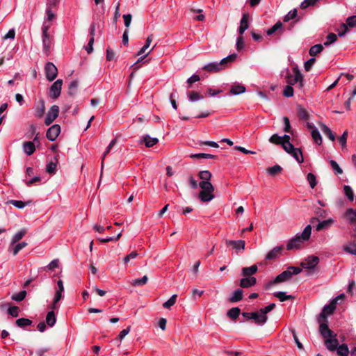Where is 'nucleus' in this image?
<instances>
[{"label":"nucleus","mask_w":356,"mask_h":356,"mask_svg":"<svg viewBox=\"0 0 356 356\" xmlns=\"http://www.w3.org/2000/svg\"><path fill=\"white\" fill-rule=\"evenodd\" d=\"M60 133V127L59 124H54L50 127L46 133L47 138L50 141L56 140Z\"/></svg>","instance_id":"9b49d317"},{"label":"nucleus","mask_w":356,"mask_h":356,"mask_svg":"<svg viewBox=\"0 0 356 356\" xmlns=\"http://www.w3.org/2000/svg\"><path fill=\"white\" fill-rule=\"evenodd\" d=\"M32 321L28 318H21L16 321V325L20 327H25L26 326L31 325Z\"/></svg>","instance_id":"79ce46f5"},{"label":"nucleus","mask_w":356,"mask_h":356,"mask_svg":"<svg viewBox=\"0 0 356 356\" xmlns=\"http://www.w3.org/2000/svg\"><path fill=\"white\" fill-rule=\"evenodd\" d=\"M252 319L254 320V323L257 325H264L266 323L268 317L266 315H264L259 310L257 312H252Z\"/></svg>","instance_id":"2eb2a0df"},{"label":"nucleus","mask_w":356,"mask_h":356,"mask_svg":"<svg viewBox=\"0 0 356 356\" xmlns=\"http://www.w3.org/2000/svg\"><path fill=\"white\" fill-rule=\"evenodd\" d=\"M44 72L48 81H54L58 74V70L55 65L51 62H48L44 66Z\"/></svg>","instance_id":"6e6552de"},{"label":"nucleus","mask_w":356,"mask_h":356,"mask_svg":"<svg viewBox=\"0 0 356 356\" xmlns=\"http://www.w3.org/2000/svg\"><path fill=\"white\" fill-rule=\"evenodd\" d=\"M258 270L257 265H252L250 267H244L242 268L241 275L243 277H252V275L255 274Z\"/></svg>","instance_id":"5701e85b"},{"label":"nucleus","mask_w":356,"mask_h":356,"mask_svg":"<svg viewBox=\"0 0 356 356\" xmlns=\"http://www.w3.org/2000/svg\"><path fill=\"white\" fill-rule=\"evenodd\" d=\"M143 141L145 143L146 147H151L159 143V139L157 138L150 137L147 134L143 137Z\"/></svg>","instance_id":"393cba45"},{"label":"nucleus","mask_w":356,"mask_h":356,"mask_svg":"<svg viewBox=\"0 0 356 356\" xmlns=\"http://www.w3.org/2000/svg\"><path fill=\"white\" fill-rule=\"evenodd\" d=\"M248 18L249 15L248 13L243 15L238 28L239 34L242 35L248 29Z\"/></svg>","instance_id":"412c9836"},{"label":"nucleus","mask_w":356,"mask_h":356,"mask_svg":"<svg viewBox=\"0 0 356 356\" xmlns=\"http://www.w3.org/2000/svg\"><path fill=\"white\" fill-rule=\"evenodd\" d=\"M22 148L24 152L28 155L31 156L33 154L35 151V145L33 142L31 141H26L23 143Z\"/></svg>","instance_id":"aec40b11"},{"label":"nucleus","mask_w":356,"mask_h":356,"mask_svg":"<svg viewBox=\"0 0 356 356\" xmlns=\"http://www.w3.org/2000/svg\"><path fill=\"white\" fill-rule=\"evenodd\" d=\"M319 332L322 337L324 338L325 341L326 339L337 337V334L329 328L326 322L320 323Z\"/></svg>","instance_id":"f8f14e48"},{"label":"nucleus","mask_w":356,"mask_h":356,"mask_svg":"<svg viewBox=\"0 0 356 356\" xmlns=\"http://www.w3.org/2000/svg\"><path fill=\"white\" fill-rule=\"evenodd\" d=\"M321 129L323 133L332 141L335 140V136L332 133V130L325 124H321Z\"/></svg>","instance_id":"c85d7f7f"},{"label":"nucleus","mask_w":356,"mask_h":356,"mask_svg":"<svg viewBox=\"0 0 356 356\" xmlns=\"http://www.w3.org/2000/svg\"><path fill=\"white\" fill-rule=\"evenodd\" d=\"M330 163L336 175H341L343 173L342 169L340 168V166L335 161L331 160L330 161Z\"/></svg>","instance_id":"4d7b16f0"},{"label":"nucleus","mask_w":356,"mask_h":356,"mask_svg":"<svg viewBox=\"0 0 356 356\" xmlns=\"http://www.w3.org/2000/svg\"><path fill=\"white\" fill-rule=\"evenodd\" d=\"M298 163H302L304 161L302 152L300 149L295 148V149L290 154Z\"/></svg>","instance_id":"7c9ffc66"},{"label":"nucleus","mask_w":356,"mask_h":356,"mask_svg":"<svg viewBox=\"0 0 356 356\" xmlns=\"http://www.w3.org/2000/svg\"><path fill=\"white\" fill-rule=\"evenodd\" d=\"M344 251L346 252L351 254L353 255H356V243H353L348 245L344 246L343 248Z\"/></svg>","instance_id":"864d4df0"},{"label":"nucleus","mask_w":356,"mask_h":356,"mask_svg":"<svg viewBox=\"0 0 356 356\" xmlns=\"http://www.w3.org/2000/svg\"><path fill=\"white\" fill-rule=\"evenodd\" d=\"M190 157L192 158V159H213V158H216L217 156L213 155V154H211L199 153V154H191L190 156Z\"/></svg>","instance_id":"58836bf2"},{"label":"nucleus","mask_w":356,"mask_h":356,"mask_svg":"<svg viewBox=\"0 0 356 356\" xmlns=\"http://www.w3.org/2000/svg\"><path fill=\"white\" fill-rule=\"evenodd\" d=\"M346 24L348 27H355L356 26V15L350 16L346 19Z\"/></svg>","instance_id":"e2e57ef3"},{"label":"nucleus","mask_w":356,"mask_h":356,"mask_svg":"<svg viewBox=\"0 0 356 356\" xmlns=\"http://www.w3.org/2000/svg\"><path fill=\"white\" fill-rule=\"evenodd\" d=\"M245 92V87L242 84H234L231 86L230 94L234 95H240Z\"/></svg>","instance_id":"b1692460"},{"label":"nucleus","mask_w":356,"mask_h":356,"mask_svg":"<svg viewBox=\"0 0 356 356\" xmlns=\"http://www.w3.org/2000/svg\"><path fill=\"white\" fill-rule=\"evenodd\" d=\"M283 95L286 97H292L293 95V88L292 86L288 84L284 89Z\"/></svg>","instance_id":"680f3d73"},{"label":"nucleus","mask_w":356,"mask_h":356,"mask_svg":"<svg viewBox=\"0 0 356 356\" xmlns=\"http://www.w3.org/2000/svg\"><path fill=\"white\" fill-rule=\"evenodd\" d=\"M325 346L327 350L330 351H335L339 346V341L337 339V337H334L332 339H328L325 341Z\"/></svg>","instance_id":"a211bd4d"},{"label":"nucleus","mask_w":356,"mask_h":356,"mask_svg":"<svg viewBox=\"0 0 356 356\" xmlns=\"http://www.w3.org/2000/svg\"><path fill=\"white\" fill-rule=\"evenodd\" d=\"M297 111H298V114L300 119H301V120H307L308 119L309 114H308L307 111H306V109L304 108L302 106H301L300 105L298 106Z\"/></svg>","instance_id":"37998d69"},{"label":"nucleus","mask_w":356,"mask_h":356,"mask_svg":"<svg viewBox=\"0 0 356 356\" xmlns=\"http://www.w3.org/2000/svg\"><path fill=\"white\" fill-rule=\"evenodd\" d=\"M345 298V295L341 293L337 296L335 298H334L330 304L324 306L321 314L320 318H323L325 321H327L326 317L327 315L332 314L337 307V304L339 300H342Z\"/></svg>","instance_id":"423d86ee"},{"label":"nucleus","mask_w":356,"mask_h":356,"mask_svg":"<svg viewBox=\"0 0 356 356\" xmlns=\"http://www.w3.org/2000/svg\"><path fill=\"white\" fill-rule=\"evenodd\" d=\"M8 313L13 317H17L19 315V307L17 306L10 307L8 309Z\"/></svg>","instance_id":"0e129e2a"},{"label":"nucleus","mask_w":356,"mask_h":356,"mask_svg":"<svg viewBox=\"0 0 356 356\" xmlns=\"http://www.w3.org/2000/svg\"><path fill=\"white\" fill-rule=\"evenodd\" d=\"M319 262V259L316 256H309L301 263L303 268L314 269Z\"/></svg>","instance_id":"ddd939ff"},{"label":"nucleus","mask_w":356,"mask_h":356,"mask_svg":"<svg viewBox=\"0 0 356 356\" xmlns=\"http://www.w3.org/2000/svg\"><path fill=\"white\" fill-rule=\"evenodd\" d=\"M26 234V230L22 229L15 234L12 238V244L16 243L17 241L21 240Z\"/></svg>","instance_id":"f704fd0d"},{"label":"nucleus","mask_w":356,"mask_h":356,"mask_svg":"<svg viewBox=\"0 0 356 356\" xmlns=\"http://www.w3.org/2000/svg\"><path fill=\"white\" fill-rule=\"evenodd\" d=\"M311 234L312 226L308 225L305 227L301 234H297L294 237L288 241L286 244V249L288 250L300 249L302 247L303 243L310 238Z\"/></svg>","instance_id":"f257e3e1"},{"label":"nucleus","mask_w":356,"mask_h":356,"mask_svg":"<svg viewBox=\"0 0 356 356\" xmlns=\"http://www.w3.org/2000/svg\"><path fill=\"white\" fill-rule=\"evenodd\" d=\"M323 49V46L321 44H315L312 46L309 49V55L314 56L318 54L321 53Z\"/></svg>","instance_id":"c9c22d12"},{"label":"nucleus","mask_w":356,"mask_h":356,"mask_svg":"<svg viewBox=\"0 0 356 356\" xmlns=\"http://www.w3.org/2000/svg\"><path fill=\"white\" fill-rule=\"evenodd\" d=\"M188 97L189 101L191 102H195L204 99V96L196 91L188 92Z\"/></svg>","instance_id":"cd10ccee"},{"label":"nucleus","mask_w":356,"mask_h":356,"mask_svg":"<svg viewBox=\"0 0 356 356\" xmlns=\"http://www.w3.org/2000/svg\"><path fill=\"white\" fill-rule=\"evenodd\" d=\"M343 191L346 196L350 201H353L354 199L353 191L350 186L345 185L343 186Z\"/></svg>","instance_id":"49530a36"},{"label":"nucleus","mask_w":356,"mask_h":356,"mask_svg":"<svg viewBox=\"0 0 356 356\" xmlns=\"http://www.w3.org/2000/svg\"><path fill=\"white\" fill-rule=\"evenodd\" d=\"M27 243L24 241L17 243L13 249V254L16 255L22 249L25 248Z\"/></svg>","instance_id":"774afa93"},{"label":"nucleus","mask_w":356,"mask_h":356,"mask_svg":"<svg viewBox=\"0 0 356 356\" xmlns=\"http://www.w3.org/2000/svg\"><path fill=\"white\" fill-rule=\"evenodd\" d=\"M318 1L319 0H304L300 3V7L301 9H306L309 6H315L317 3V2H318Z\"/></svg>","instance_id":"09e8293b"},{"label":"nucleus","mask_w":356,"mask_h":356,"mask_svg":"<svg viewBox=\"0 0 356 356\" xmlns=\"http://www.w3.org/2000/svg\"><path fill=\"white\" fill-rule=\"evenodd\" d=\"M198 176L202 180L201 181H210L212 174L209 170H202L199 172Z\"/></svg>","instance_id":"72a5a7b5"},{"label":"nucleus","mask_w":356,"mask_h":356,"mask_svg":"<svg viewBox=\"0 0 356 356\" xmlns=\"http://www.w3.org/2000/svg\"><path fill=\"white\" fill-rule=\"evenodd\" d=\"M257 280L254 277H244L240 280V286L249 288L256 284Z\"/></svg>","instance_id":"6ab92c4d"},{"label":"nucleus","mask_w":356,"mask_h":356,"mask_svg":"<svg viewBox=\"0 0 356 356\" xmlns=\"http://www.w3.org/2000/svg\"><path fill=\"white\" fill-rule=\"evenodd\" d=\"M269 141L271 143L277 144V145H282V138L281 136H279L277 134H273L269 139Z\"/></svg>","instance_id":"bf43d9fd"},{"label":"nucleus","mask_w":356,"mask_h":356,"mask_svg":"<svg viewBox=\"0 0 356 356\" xmlns=\"http://www.w3.org/2000/svg\"><path fill=\"white\" fill-rule=\"evenodd\" d=\"M282 26V24L281 22H277L275 23L271 28H270L267 31V35H270L275 33L277 30L280 29Z\"/></svg>","instance_id":"5fc2aeb1"},{"label":"nucleus","mask_w":356,"mask_h":356,"mask_svg":"<svg viewBox=\"0 0 356 356\" xmlns=\"http://www.w3.org/2000/svg\"><path fill=\"white\" fill-rule=\"evenodd\" d=\"M225 244L229 246L232 245V248L236 251H243L245 248V242L243 240H225Z\"/></svg>","instance_id":"4468645a"},{"label":"nucleus","mask_w":356,"mask_h":356,"mask_svg":"<svg viewBox=\"0 0 356 356\" xmlns=\"http://www.w3.org/2000/svg\"><path fill=\"white\" fill-rule=\"evenodd\" d=\"M298 10L296 8L289 11L287 15H285L284 18V22H289L291 19H293L297 17Z\"/></svg>","instance_id":"13d9d810"},{"label":"nucleus","mask_w":356,"mask_h":356,"mask_svg":"<svg viewBox=\"0 0 356 356\" xmlns=\"http://www.w3.org/2000/svg\"><path fill=\"white\" fill-rule=\"evenodd\" d=\"M301 272V269L298 267L290 266L286 270L278 275L273 280L269 282L268 286L273 284L282 283L289 280L293 275H298Z\"/></svg>","instance_id":"7ed1b4c3"},{"label":"nucleus","mask_w":356,"mask_h":356,"mask_svg":"<svg viewBox=\"0 0 356 356\" xmlns=\"http://www.w3.org/2000/svg\"><path fill=\"white\" fill-rule=\"evenodd\" d=\"M62 85L63 81L61 79L56 80L50 88L49 97L52 99H57L60 95Z\"/></svg>","instance_id":"9d476101"},{"label":"nucleus","mask_w":356,"mask_h":356,"mask_svg":"<svg viewBox=\"0 0 356 356\" xmlns=\"http://www.w3.org/2000/svg\"><path fill=\"white\" fill-rule=\"evenodd\" d=\"M56 163L51 161L47 164L46 170L49 174H54L56 172Z\"/></svg>","instance_id":"052dcab7"},{"label":"nucleus","mask_w":356,"mask_h":356,"mask_svg":"<svg viewBox=\"0 0 356 356\" xmlns=\"http://www.w3.org/2000/svg\"><path fill=\"white\" fill-rule=\"evenodd\" d=\"M312 136L316 144L321 145L322 143V138L317 129H314L312 131Z\"/></svg>","instance_id":"a18cd8bd"},{"label":"nucleus","mask_w":356,"mask_h":356,"mask_svg":"<svg viewBox=\"0 0 356 356\" xmlns=\"http://www.w3.org/2000/svg\"><path fill=\"white\" fill-rule=\"evenodd\" d=\"M282 170V168L279 165H275L273 167H270L267 169V172L269 175L274 176L280 173Z\"/></svg>","instance_id":"4c0bfd02"},{"label":"nucleus","mask_w":356,"mask_h":356,"mask_svg":"<svg viewBox=\"0 0 356 356\" xmlns=\"http://www.w3.org/2000/svg\"><path fill=\"white\" fill-rule=\"evenodd\" d=\"M307 179L310 185V187L312 188H314L316 186V184H317L316 176L313 173L309 172L307 174Z\"/></svg>","instance_id":"6e6d98bb"},{"label":"nucleus","mask_w":356,"mask_h":356,"mask_svg":"<svg viewBox=\"0 0 356 356\" xmlns=\"http://www.w3.org/2000/svg\"><path fill=\"white\" fill-rule=\"evenodd\" d=\"M56 322V318L55 316L54 311L49 312L46 316L47 324L50 327H53L55 325Z\"/></svg>","instance_id":"473e14b6"},{"label":"nucleus","mask_w":356,"mask_h":356,"mask_svg":"<svg viewBox=\"0 0 356 356\" xmlns=\"http://www.w3.org/2000/svg\"><path fill=\"white\" fill-rule=\"evenodd\" d=\"M285 79L289 85L293 86L297 83L300 88L303 87V76L297 66L292 68V72L287 71Z\"/></svg>","instance_id":"39448f33"},{"label":"nucleus","mask_w":356,"mask_h":356,"mask_svg":"<svg viewBox=\"0 0 356 356\" xmlns=\"http://www.w3.org/2000/svg\"><path fill=\"white\" fill-rule=\"evenodd\" d=\"M49 26L43 24L42 26V46H43V52L46 56H49L51 51V47L53 43V40L50 37L49 33Z\"/></svg>","instance_id":"0eeeda50"},{"label":"nucleus","mask_w":356,"mask_h":356,"mask_svg":"<svg viewBox=\"0 0 356 356\" xmlns=\"http://www.w3.org/2000/svg\"><path fill=\"white\" fill-rule=\"evenodd\" d=\"M45 112V104L43 99L38 101V105L34 108V115L37 118H41Z\"/></svg>","instance_id":"f3484780"},{"label":"nucleus","mask_w":356,"mask_h":356,"mask_svg":"<svg viewBox=\"0 0 356 356\" xmlns=\"http://www.w3.org/2000/svg\"><path fill=\"white\" fill-rule=\"evenodd\" d=\"M241 314V309L238 307H233L227 311V315L232 320H236Z\"/></svg>","instance_id":"c756f323"},{"label":"nucleus","mask_w":356,"mask_h":356,"mask_svg":"<svg viewBox=\"0 0 356 356\" xmlns=\"http://www.w3.org/2000/svg\"><path fill=\"white\" fill-rule=\"evenodd\" d=\"M79 83L76 80L72 81L68 87V93L70 95L73 96L76 94Z\"/></svg>","instance_id":"ea45409f"},{"label":"nucleus","mask_w":356,"mask_h":356,"mask_svg":"<svg viewBox=\"0 0 356 356\" xmlns=\"http://www.w3.org/2000/svg\"><path fill=\"white\" fill-rule=\"evenodd\" d=\"M243 298V291L240 289H236L232 296L229 298L231 302H236L241 300Z\"/></svg>","instance_id":"bb28decb"},{"label":"nucleus","mask_w":356,"mask_h":356,"mask_svg":"<svg viewBox=\"0 0 356 356\" xmlns=\"http://www.w3.org/2000/svg\"><path fill=\"white\" fill-rule=\"evenodd\" d=\"M199 186L201 188L199 193V198L201 201L204 202H209L214 198V195L213 194L214 187L210 181H200Z\"/></svg>","instance_id":"20e7f679"},{"label":"nucleus","mask_w":356,"mask_h":356,"mask_svg":"<svg viewBox=\"0 0 356 356\" xmlns=\"http://www.w3.org/2000/svg\"><path fill=\"white\" fill-rule=\"evenodd\" d=\"M315 62H316V58H309L304 65L305 70L307 72H309L313 67Z\"/></svg>","instance_id":"69168bd1"},{"label":"nucleus","mask_w":356,"mask_h":356,"mask_svg":"<svg viewBox=\"0 0 356 356\" xmlns=\"http://www.w3.org/2000/svg\"><path fill=\"white\" fill-rule=\"evenodd\" d=\"M26 296V291L23 290L19 292L18 293L13 295L11 299L17 302H20L25 298Z\"/></svg>","instance_id":"de8ad7c7"},{"label":"nucleus","mask_w":356,"mask_h":356,"mask_svg":"<svg viewBox=\"0 0 356 356\" xmlns=\"http://www.w3.org/2000/svg\"><path fill=\"white\" fill-rule=\"evenodd\" d=\"M59 107L57 105H53L48 111L44 119V124L47 126L50 125L58 116Z\"/></svg>","instance_id":"1a4fd4ad"},{"label":"nucleus","mask_w":356,"mask_h":356,"mask_svg":"<svg viewBox=\"0 0 356 356\" xmlns=\"http://www.w3.org/2000/svg\"><path fill=\"white\" fill-rule=\"evenodd\" d=\"M177 296L176 294L172 295L169 300H168L163 304V307L167 309L170 308V307L175 305L177 300Z\"/></svg>","instance_id":"3c124183"},{"label":"nucleus","mask_w":356,"mask_h":356,"mask_svg":"<svg viewBox=\"0 0 356 356\" xmlns=\"http://www.w3.org/2000/svg\"><path fill=\"white\" fill-rule=\"evenodd\" d=\"M336 351L337 355L339 356H348L350 353L348 345L346 343L339 345Z\"/></svg>","instance_id":"2f4dec72"},{"label":"nucleus","mask_w":356,"mask_h":356,"mask_svg":"<svg viewBox=\"0 0 356 356\" xmlns=\"http://www.w3.org/2000/svg\"><path fill=\"white\" fill-rule=\"evenodd\" d=\"M116 142H117L116 138H114L113 140H112L111 141V143H109L108 146L106 147V149L104 152V153L103 154V156H102V169L103 168V166H104V158L110 152V151L112 149V147L116 144Z\"/></svg>","instance_id":"603ef678"},{"label":"nucleus","mask_w":356,"mask_h":356,"mask_svg":"<svg viewBox=\"0 0 356 356\" xmlns=\"http://www.w3.org/2000/svg\"><path fill=\"white\" fill-rule=\"evenodd\" d=\"M148 281V277L147 275H144L141 278L135 279L132 283L131 285L134 286H143L147 284Z\"/></svg>","instance_id":"a19ab883"},{"label":"nucleus","mask_w":356,"mask_h":356,"mask_svg":"<svg viewBox=\"0 0 356 356\" xmlns=\"http://www.w3.org/2000/svg\"><path fill=\"white\" fill-rule=\"evenodd\" d=\"M283 149L288 153L291 154L296 147L291 143H283L282 144Z\"/></svg>","instance_id":"338daca9"},{"label":"nucleus","mask_w":356,"mask_h":356,"mask_svg":"<svg viewBox=\"0 0 356 356\" xmlns=\"http://www.w3.org/2000/svg\"><path fill=\"white\" fill-rule=\"evenodd\" d=\"M283 250V246L280 245L274 248L270 252H268L265 257L266 260H273L277 257H279L282 254V251Z\"/></svg>","instance_id":"dca6fc26"},{"label":"nucleus","mask_w":356,"mask_h":356,"mask_svg":"<svg viewBox=\"0 0 356 356\" xmlns=\"http://www.w3.org/2000/svg\"><path fill=\"white\" fill-rule=\"evenodd\" d=\"M273 296L277 298L281 302L286 301L293 298L291 295H286L285 292L278 291L274 293Z\"/></svg>","instance_id":"e433bc0d"},{"label":"nucleus","mask_w":356,"mask_h":356,"mask_svg":"<svg viewBox=\"0 0 356 356\" xmlns=\"http://www.w3.org/2000/svg\"><path fill=\"white\" fill-rule=\"evenodd\" d=\"M334 220L332 218H328L327 220H323L320 222L316 227L317 231H321L324 229H327L330 227L333 223Z\"/></svg>","instance_id":"a878e982"},{"label":"nucleus","mask_w":356,"mask_h":356,"mask_svg":"<svg viewBox=\"0 0 356 356\" xmlns=\"http://www.w3.org/2000/svg\"><path fill=\"white\" fill-rule=\"evenodd\" d=\"M337 40V35L334 33H329L326 37V40L324 42L325 46H329L334 43Z\"/></svg>","instance_id":"8fccbe9b"},{"label":"nucleus","mask_w":356,"mask_h":356,"mask_svg":"<svg viewBox=\"0 0 356 356\" xmlns=\"http://www.w3.org/2000/svg\"><path fill=\"white\" fill-rule=\"evenodd\" d=\"M345 218L350 224L356 222V210L353 209H348L343 214Z\"/></svg>","instance_id":"4be33fe9"},{"label":"nucleus","mask_w":356,"mask_h":356,"mask_svg":"<svg viewBox=\"0 0 356 356\" xmlns=\"http://www.w3.org/2000/svg\"><path fill=\"white\" fill-rule=\"evenodd\" d=\"M237 58L236 54H232L222 58L220 62H212L205 65L202 69L209 72H216L226 67V65L234 62Z\"/></svg>","instance_id":"f03ea898"},{"label":"nucleus","mask_w":356,"mask_h":356,"mask_svg":"<svg viewBox=\"0 0 356 356\" xmlns=\"http://www.w3.org/2000/svg\"><path fill=\"white\" fill-rule=\"evenodd\" d=\"M63 298V294L59 293L55 291V295L54 298V300L52 302V305L51 306V308L52 309H58V302Z\"/></svg>","instance_id":"c03bdc74"}]
</instances>
